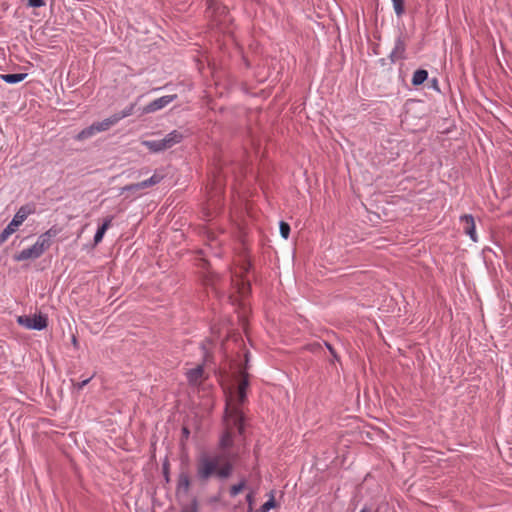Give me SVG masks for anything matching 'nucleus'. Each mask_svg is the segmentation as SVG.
Wrapping results in <instances>:
<instances>
[{
    "label": "nucleus",
    "instance_id": "1",
    "mask_svg": "<svg viewBox=\"0 0 512 512\" xmlns=\"http://www.w3.org/2000/svg\"><path fill=\"white\" fill-rule=\"evenodd\" d=\"M236 456L227 452L201 454L196 463V475L200 482L206 483L211 477L229 478L234 470Z\"/></svg>",
    "mask_w": 512,
    "mask_h": 512
},
{
    "label": "nucleus",
    "instance_id": "2",
    "mask_svg": "<svg viewBox=\"0 0 512 512\" xmlns=\"http://www.w3.org/2000/svg\"><path fill=\"white\" fill-rule=\"evenodd\" d=\"M224 427L225 430L220 438V448L226 452L233 445L234 430L236 429L239 434L244 431L243 413L231 399L226 404Z\"/></svg>",
    "mask_w": 512,
    "mask_h": 512
},
{
    "label": "nucleus",
    "instance_id": "3",
    "mask_svg": "<svg viewBox=\"0 0 512 512\" xmlns=\"http://www.w3.org/2000/svg\"><path fill=\"white\" fill-rule=\"evenodd\" d=\"M60 233L57 227H51L45 233L41 234L36 243L29 248L23 249L21 252L14 256L16 261H24L28 259L39 258L52 244V239Z\"/></svg>",
    "mask_w": 512,
    "mask_h": 512
},
{
    "label": "nucleus",
    "instance_id": "4",
    "mask_svg": "<svg viewBox=\"0 0 512 512\" xmlns=\"http://www.w3.org/2000/svg\"><path fill=\"white\" fill-rule=\"evenodd\" d=\"M250 264L243 261L239 267H235L231 271V284L241 297H245L250 292V283L244 278V274L248 272Z\"/></svg>",
    "mask_w": 512,
    "mask_h": 512
},
{
    "label": "nucleus",
    "instance_id": "5",
    "mask_svg": "<svg viewBox=\"0 0 512 512\" xmlns=\"http://www.w3.org/2000/svg\"><path fill=\"white\" fill-rule=\"evenodd\" d=\"M249 386V375L244 370H241L239 373V381L237 386V391L230 392L229 396L227 397L226 404L231 399L233 402L240 407V405L245 401L246 399V391ZM241 410V408H239Z\"/></svg>",
    "mask_w": 512,
    "mask_h": 512
},
{
    "label": "nucleus",
    "instance_id": "6",
    "mask_svg": "<svg viewBox=\"0 0 512 512\" xmlns=\"http://www.w3.org/2000/svg\"><path fill=\"white\" fill-rule=\"evenodd\" d=\"M162 178L163 177L161 175L154 174L147 180H144V181L138 182V183H134V184H129V185L122 187L120 194L124 195L125 193H129L131 195L139 196V195H141L140 192L142 190L150 188V187L160 183Z\"/></svg>",
    "mask_w": 512,
    "mask_h": 512
},
{
    "label": "nucleus",
    "instance_id": "7",
    "mask_svg": "<svg viewBox=\"0 0 512 512\" xmlns=\"http://www.w3.org/2000/svg\"><path fill=\"white\" fill-rule=\"evenodd\" d=\"M17 322L27 328V329H34V330H42L47 327V317L44 315H34L33 317L30 316H19L17 319Z\"/></svg>",
    "mask_w": 512,
    "mask_h": 512
},
{
    "label": "nucleus",
    "instance_id": "8",
    "mask_svg": "<svg viewBox=\"0 0 512 512\" xmlns=\"http://www.w3.org/2000/svg\"><path fill=\"white\" fill-rule=\"evenodd\" d=\"M185 375L187 377L188 383L192 386L201 385L207 378L202 365H197L196 367L187 370Z\"/></svg>",
    "mask_w": 512,
    "mask_h": 512
},
{
    "label": "nucleus",
    "instance_id": "9",
    "mask_svg": "<svg viewBox=\"0 0 512 512\" xmlns=\"http://www.w3.org/2000/svg\"><path fill=\"white\" fill-rule=\"evenodd\" d=\"M175 99H176V95L162 96V97L150 102L148 105H146L143 108V113L148 114V113H153L158 110H161L164 107H166L168 104H170L172 101H174Z\"/></svg>",
    "mask_w": 512,
    "mask_h": 512
},
{
    "label": "nucleus",
    "instance_id": "10",
    "mask_svg": "<svg viewBox=\"0 0 512 512\" xmlns=\"http://www.w3.org/2000/svg\"><path fill=\"white\" fill-rule=\"evenodd\" d=\"M460 221L463 225V231L466 235L470 237V239L474 242L477 241V234L475 229V221L471 215H463L460 218Z\"/></svg>",
    "mask_w": 512,
    "mask_h": 512
},
{
    "label": "nucleus",
    "instance_id": "11",
    "mask_svg": "<svg viewBox=\"0 0 512 512\" xmlns=\"http://www.w3.org/2000/svg\"><path fill=\"white\" fill-rule=\"evenodd\" d=\"M191 487V480L186 472H181L177 479V493L188 494Z\"/></svg>",
    "mask_w": 512,
    "mask_h": 512
},
{
    "label": "nucleus",
    "instance_id": "12",
    "mask_svg": "<svg viewBox=\"0 0 512 512\" xmlns=\"http://www.w3.org/2000/svg\"><path fill=\"white\" fill-rule=\"evenodd\" d=\"M120 121V117L111 116L101 122H95L94 129L97 133L109 130L113 125Z\"/></svg>",
    "mask_w": 512,
    "mask_h": 512
},
{
    "label": "nucleus",
    "instance_id": "13",
    "mask_svg": "<svg viewBox=\"0 0 512 512\" xmlns=\"http://www.w3.org/2000/svg\"><path fill=\"white\" fill-rule=\"evenodd\" d=\"M33 212L34 210L30 206H22L14 215L13 220L20 226Z\"/></svg>",
    "mask_w": 512,
    "mask_h": 512
},
{
    "label": "nucleus",
    "instance_id": "14",
    "mask_svg": "<svg viewBox=\"0 0 512 512\" xmlns=\"http://www.w3.org/2000/svg\"><path fill=\"white\" fill-rule=\"evenodd\" d=\"M112 219H113L112 217L106 218L104 220L103 224L98 228V230L94 236V244L95 245H98L102 241L107 229L111 226Z\"/></svg>",
    "mask_w": 512,
    "mask_h": 512
},
{
    "label": "nucleus",
    "instance_id": "15",
    "mask_svg": "<svg viewBox=\"0 0 512 512\" xmlns=\"http://www.w3.org/2000/svg\"><path fill=\"white\" fill-rule=\"evenodd\" d=\"M428 78V72L424 69H418L414 72L412 76V84L414 86H419L423 84Z\"/></svg>",
    "mask_w": 512,
    "mask_h": 512
},
{
    "label": "nucleus",
    "instance_id": "16",
    "mask_svg": "<svg viewBox=\"0 0 512 512\" xmlns=\"http://www.w3.org/2000/svg\"><path fill=\"white\" fill-rule=\"evenodd\" d=\"M27 74L17 73V74H1L0 77L3 81L9 84H15L21 82L25 79Z\"/></svg>",
    "mask_w": 512,
    "mask_h": 512
},
{
    "label": "nucleus",
    "instance_id": "17",
    "mask_svg": "<svg viewBox=\"0 0 512 512\" xmlns=\"http://www.w3.org/2000/svg\"><path fill=\"white\" fill-rule=\"evenodd\" d=\"M97 134L96 130L94 129V124L90 125L89 127L83 129L81 132L78 133L76 136V139L79 141H83L85 139H88L92 136Z\"/></svg>",
    "mask_w": 512,
    "mask_h": 512
},
{
    "label": "nucleus",
    "instance_id": "18",
    "mask_svg": "<svg viewBox=\"0 0 512 512\" xmlns=\"http://www.w3.org/2000/svg\"><path fill=\"white\" fill-rule=\"evenodd\" d=\"M142 144L152 152L163 151V145L160 140H146Z\"/></svg>",
    "mask_w": 512,
    "mask_h": 512
},
{
    "label": "nucleus",
    "instance_id": "19",
    "mask_svg": "<svg viewBox=\"0 0 512 512\" xmlns=\"http://www.w3.org/2000/svg\"><path fill=\"white\" fill-rule=\"evenodd\" d=\"M247 481L243 478L238 484L232 485L230 487L229 493L232 497L237 496L241 493L246 487Z\"/></svg>",
    "mask_w": 512,
    "mask_h": 512
},
{
    "label": "nucleus",
    "instance_id": "20",
    "mask_svg": "<svg viewBox=\"0 0 512 512\" xmlns=\"http://www.w3.org/2000/svg\"><path fill=\"white\" fill-rule=\"evenodd\" d=\"M404 52H405V45H404L403 41L398 40L396 42V45H395V48H394V51L392 54L398 58H403Z\"/></svg>",
    "mask_w": 512,
    "mask_h": 512
},
{
    "label": "nucleus",
    "instance_id": "21",
    "mask_svg": "<svg viewBox=\"0 0 512 512\" xmlns=\"http://www.w3.org/2000/svg\"><path fill=\"white\" fill-rule=\"evenodd\" d=\"M392 2L395 13L401 16L404 13V0H392Z\"/></svg>",
    "mask_w": 512,
    "mask_h": 512
},
{
    "label": "nucleus",
    "instance_id": "22",
    "mask_svg": "<svg viewBox=\"0 0 512 512\" xmlns=\"http://www.w3.org/2000/svg\"><path fill=\"white\" fill-rule=\"evenodd\" d=\"M275 505V499L271 496V498L260 507L259 512H268L270 509L274 508Z\"/></svg>",
    "mask_w": 512,
    "mask_h": 512
},
{
    "label": "nucleus",
    "instance_id": "23",
    "mask_svg": "<svg viewBox=\"0 0 512 512\" xmlns=\"http://www.w3.org/2000/svg\"><path fill=\"white\" fill-rule=\"evenodd\" d=\"M280 234L281 236L284 238V239H287L289 237V234H290V226L288 223L282 221L280 222Z\"/></svg>",
    "mask_w": 512,
    "mask_h": 512
},
{
    "label": "nucleus",
    "instance_id": "24",
    "mask_svg": "<svg viewBox=\"0 0 512 512\" xmlns=\"http://www.w3.org/2000/svg\"><path fill=\"white\" fill-rule=\"evenodd\" d=\"M180 512H198L197 501L193 500L190 505L183 506Z\"/></svg>",
    "mask_w": 512,
    "mask_h": 512
},
{
    "label": "nucleus",
    "instance_id": "25",
    "mask_svg": "<svg viewBox=\"0 0 512 512\" xmlns=\"http://www.w3.org/2000/svg\"><path fill=\"white\" fill-rule=\"evenodd\" d=\"M169 139L171 140L172 144L175 145L179 143L182 139V135L178 133L177 131H173L167 135Z\"/></svg>",
    "mask_w": 512,
    "mask_h": 512
},
{
    "label": "nucleus",
    "instance_id": "26",
    "mask_svg": "<svg viewBox=\"0 0 512 512\" xmlns=\"http://www.w3.org/2000/svg\"><path fill=\"white\" fill-rule=\"evenodd\" d=\"M133 110H134V104H132L129 107H127L120 114H115L114 117H120V120H121V119H123V118H125L127 116H130L133 113Z\"/></svg>",
    "mask_w": 512,
    "mask_h": 512
},
{
    "label": "nucleus",
    "instance_id": "27",
    "mask_svg": "<svg viewBox=\"0 0 512 512\" xmlns=\"http://www.w3.org/2000/svg\"><path fill=\"white\" fill-rule=\"evenodd\" d=\"M19 225L17 223L14 222V220L12 219V221L7 225V227L5 228L7 231H9V233L12 235L17 229H18Z\"/></svg>",
    "mask_w": 512,
    "mask_h": 512
},
{
    "label": "nucleus",
    "instance_id": "28",
    "mask_svg": "<svg viewBox=\"0 0 512 512\" xmlns=\"http://www.w3.org/2000/svg\"><path fill=\"white\" fill-rule=\"evenodd\" d=\"M160 141H161V144L163 145V150H166V149H168V148L173 146V144H172V142H171V140L169 139L168 136H166L163 139H160Z\"/></svg>",
    "mask_w": 512,
    "mask_h": 512
},
{
    "label": "nucleus",
    "instance_id": "29",
    "mask_svg": "<svg viewBox=\"0 0 512 512\" xmlns=\"http://www.w3.org/2000/svg\"><path fill=\"white\" fill-rule=\"evenodd\" d=\"M28 4L31 7H41L45 4L44 0H28Z\"/></svg>",
    "mask_w": 512,
    "mask_h": 512
},
{
    "label": "nucleus",
    "instance_id": "30",
    "mask_svg": "<svg viewBox=\"0 0 512 512\" xmlns=\"http://www.w3.org/2000/svg\"><path fill=\"white\" fill-rule=\"evenodd\" d=\"M11 236V234L9 233V231H7L6 229H4L1 234H0V244L4 243L5 241H7V239Z\"/></svg>",
    "mask_w": 512,
    "mask_h": 512
},
{
    "label": "nucleus",
    "instance_id": "31",
    "mask_svg": "<svg viewBox=\"0 0 512 512\" xmlns=\"http://www.w3.org/2000/svg\"><path fill=\"white\" fill-rule=\"evenodd\" d=\"M246 500L249 504V510L251 511L252 510V504H253V494L252 493H249L247 496H246Z\"/></svg>",
    "mask_w": 512,
    "mask_h": 512
},
{
    "label": "nucleus",
    "instance_id": "32",
    "mask_svg": "<svg viewBox=\"0 0 512 512\" xmlns=\"http://www.w3.org/2000/svg\"><path fill=\"white\" fill-rule=\"evenodd\" d=\"M90 381V378L83 380L82 382L77 384L78 389H82L84 386H86Z\"/></svg>",
    "mask_w": 512,
    "mask_h": 512
},
{
    "label": "nucleus",
    "instance_id": "33",
    "mask_svg": "<svg viewBox=\"0 0 512 512\" xmlns=\"http://www.w3.org/2000/svg\"><path fill=\"white\" fill-rule=\"evenodd\" d=\"M360 512H371L369 507H363Z\"/></svg>",
    "mask_w": 512,
    "mask_h": 512
},
{
    "label": "nucleus",
    "instance_id": "34",
    "mask_svg": "<svg viewBox=\"0 0 512 512\" xmlns=\"http://www.w3.org/2000/svg\"><path fill=\"white\" fill-rule=\"evenodd\" d=\"M326 346L328 347L329 351L334 355V350H333L332 346L328 343H326Z\"/></svg>",
    "mask_w": 512,
    "mask_h": 512
},
{
    "label": "nucleus",
    "instance_id": "35",
    "mask_svg": "<svg viewBox=\"0 0 512 512\" xmlns=\"http://www.w3.org/2000/svg\"><path fill=\"white\" fill-rule=\"evenodd\" d=\"M214 4V1L213 0H210L209 1V6H208V9L211 10L212 9V5Z\"/></svg>",
    "mask_w": 512,
    "mask_h": 512
},
{
    "label": "nucleus",
    "instance_id": "36",
    "mask_svg": "<svg viewBox=\"0 0 512 512\" xmlns=\"http://www.w3.org/2000/svg\"><path fill=\"white\" fill-rule=\"evenodd\" d=\"M183 433H184V435H186V436H187V435L189 434L188 429H187V428H183Z\"/></svg>",
    "mask_w": 512,
    "mask_h": 512
},
{
    "label": "nucleus",
    "instance_id": "37",
    "mask_svg": "<svg viewBox=\"0 0 512 512\" xmlns=\"http://www.w3.org/2000/svg\"><path fill=\"white\" fill-rule=\"evenodd\" d=\"M72 341H73V344H74V345H76V344H77V340H76V338H75V337H73V340H72Z\"/></svg>",
    "mask_w": 512,
    "mask_h": 512
}]
</instances>
